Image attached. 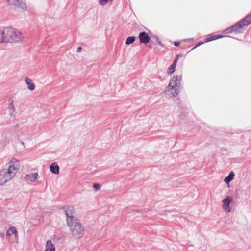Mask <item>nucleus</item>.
Returning a JSON list of instances; mask_svg holds the SVG:
<instances>
[{"label":"nucleus","instance_id":"393cba45","mask_svg":"<svg viewBox=\"0 0 251 251\" xmlns=\"http://www.w3.org/2000/svg\"><path fill=\"white\" fill-rule=\"evenodd\" d=\"M179 44V42H174V45L176 46H178Z\"/></svg>","mask_w":251,"mask_h":251},{"label":"nucleus","instance_id":"f8f14e48","mask_svg":"<svg viewBox=\"0 0 251 251\" xmlns=\"http://www.w3.org/2000/svg\"><path fill=\"white\" fill-rule=\"evenodd\" d=\"M55 247L51 241L49 240L46 242L45 251H55Z\"/></svg>","mask_w":251,"mask_h":251},{"label":"nucleus","instance_id":"f257e3e1","mask_svg":"<svg viewBox=\"0 0 251 251\" xmlns=\"http://www.w3.org/2000/svg\"><path fill=\"white\" fill-rule=\"evenodd\" d=\"M20 167V162L12 158L5 165V168L0 170V185H4L11 181L16 176Z\"/></svg>","mask_w":251,"mask_h":251},{"label":"nucleus","instance_id":"412c9836","mask_svg":"<svg viewBox=\"0 0 251 251\" xmlns=\"http://www.w3.org/2000/svg\"><path fill=\"white\" fill-rule=\"evenodd\" d=\"M93 187L95 189H96V190H98L99 189H100V185H99V184H97V183H95L93 185Z\"/></svg>","mask_w":251,"mask_h":251},{"label":"nucleus","instance_id":"dca6fc26","mask_svg":"<svg viewBox=\"0 0 251 251\" xmlns=\"http://www.w3.org/2000/svg\"><path fill=\"white\" fill-rule=\"evenodd\" d=\"M176 67V64H171L170 66L167 69V73L168 74H171L173 73Z\"/></svg>","mask_w":251,"mask_h":251},{"label":"nucleus","instance_id":"39448f33","mask_svg":"<svg viewBox=\"0 0 251 251\" xmlns=\"http://www.w3.org/2000/svg\"><path fill=\"white\" fill-rule=\"evenodd\" d=\"M6 238L11 243L18 242V232L15 226H11L7 230Z\"/></svg>","mask_w":251,"mask_h":251},{"label":"nucleus","instance_id":"a211bd4d","mask_svg":"<svg viewBox=\"0 0 251 251\" xmlns=\"http://www.w3.org/2000/svg\"><path fill=\"white\" fill-rule=\"evenodd\" d=\"M135 37L134 36L129 37L126 39V44L127 45L132 44V43L134 42V41H135Z\"/></svg>","mask_w":251,"mask_h":251},{"label":"nucleus","instance_id":"2eb2a0df","mask_svg":"<svg viewBox=\"0 0 251 251\" xmlns=\"http://www.w3.org/2000/svg\"><path fill=\"white\" fill-rule=\"evenodd\" d=\"M223 37L221 35H209L207 39L206 42H210L217 39H219Z\"/></svg>","mask_w":251,"mask_h":251},{"label":"nucleus","instance_id":"9d476101","mask_svg":"<svg viewBox=\"0 0 251 251\" xmlns=\"http://www.w3.org/2000/svg\"><path fill=\"white\" fill-rule=\"evenodd\" d=\"M38 174L36 172L31 173L29 174H27L25 176V179L29 180L30 182H33L36 181L37 179Z\"/></svg>","mask_w":251,"mask_h":251},{"label":"nucleus","instance_id":"1a4fd4ad","mask_svg":"<svg viewBox=\"0 0 251 251\" xmlns=\"http://www.w3.org/2000/svg\"><path fill=\"white\" fill-rule=\"evenodd\" d=\"M139 39L141 43L147 44L150 41V37L146 32H142L139 34Z\"/></svg>","mask_w":251,"mask_h":251},{"label":"nucleus","instance_id":"6ab92c4d","mask_svg":"<svg viewBox=\"0 0 251 251\" xmlns=\"http://www.w3.org/2000/svg\"><path fill=\"white\" fill-rule=\"evenodd\" d=\"M112 1L113 0H99V3L101 6H104L109 2H112Z\"/></svg>","mask_w":251,"mask_h":251},{"label":"nucleus","instance_id":"b1692460","mask_svg":"<svg viewBox=\"0 0 251 251\" xmlns=\"http://www.w3.org/2000/svg\"><path fill=\"white\" fill-rule=\"evenodd\" d=\"M0 237L1 238H4V233H0Z\"/></svg>","mask_w":251,"mask_h":251},{"label":"nucleus","instance_id":"423d86ee","mask_svg":"<svg viewBox=\"0 0 251 251\" xmlns=\"http://www.w3.org/2000/svg\"><path fill=\"white\" fill-rule=\"evenodd\" d=\"M9 6L13 8H19L25 10L26 9V4L24 0H4Z\"/></svg>","mask_w":251,"mask_h":251},{"label":"nucleus","instance_id":"4468645a","mask_svg":"<svg viewBox=\"0 0 251 251\" xmlns=\"http://www.w3.org/2000/svg\"><path fill=\"white\" fill-rule=\"evenodd\" d=\"M234 172L233 171L230 172L228 175L224 178L225 183L227 184H229L234 179Z\"/></svg>","mask_w":251,"mask_h":251},{"label":"nucleus","instance_id":"f03ea898","mask_svg":"<svg viewBox=\"0 0 251 251\" xmlns=\"http://www.w3.org/2000/svg\"><path fill=\"white\" fill-rule=\"evenodd\" d=\"M73 207L72 206L68 207L67 209H65L67 222L72 235L75 238L79 239L83 236L84 231L80 223L77 219H74L73 216Z\"/></svg>","mask_w":251,"mask_h":251},{"label":"nucleus","instance_id":"6e6552de","mask_svg":"<svg viewBox=\"0 0 251 251\" xmlns=\"http://www.w3.org/2000/svg\"><path fill=\"white\" fill-rule=\"evenodd\" d=\"M244 26L245 25H243V23H242V21H241L230 27L226 29L223 32L224 33H229L232 31H237L239 29Z\"/></svg>","mask_w":251,"mask_h":251},{"label":"nucleus","instance_id":"ddd939ff","mask_svg":"<svg viewBox=\"0 0 251 251\" xmlns=\"http://www.w3.org/2000/svg\"><path fill=\"white\" fill-rule=\"evenodd\" d=\"M25 83L26 84V85H27L28 89L29 90L32 91V90H34L35 87V84L30 78H29L28 77H26L25 78Z\"/></svg>","mask_w":251,"mask_h":251},{"label":"nucleus","instance_id":"4be33fe9","mask_svg":"<svg viewBox=\"0 0 251 251\" xmlns=\"http://www.w3.org/2000/svg\"><path fill=\"white\" fill-rule=\"evenodd\" d=\"M11 101V103L10 105L9 109L12 110H14V105L12 104L13 100H9V101Z\"/></svg>","mask_w":251,"mask_h":251},{"label":"nucleus","instance_id":"5701e85b","mask_svg":"<svg viewBox=\"0 0 251 251\" xmlns=\"http://www.w3.org/2000/svg\"><path fill=\"white\" fill-rule=\"evenodd\" d=\"M82 50V48L81 47H79L77 49V52H80Z\"/></svg>","mask_w":251,"mask_h":251},{"label":"nucleus","instance_id":"9b49d317","mask_svg":"<svg viewBox=\"0 0 251 251\" xmlns=\"http://www.w3.org/2000/svg\"><path fill=\"white\" fill-rule=\"evenodd\" d=\"M50 169V171L54 174L57 175L59 173V167L56 162L51 163Z\"/></svg>","mask_w":251,"mask_h":251},{"label":"nucleus","instance_id":"a878e982","mask_svg":"<svg viewBox=\"0 0 251 251\" xmlns=\"http://www.w3.org/2000/svg\"><path fill=\"white\" fill-rule=\"evenodd\" d=\"M202 43H199V45H201Z\"/></svg>","mask_w":251,"mask_h":251},{"label":"nucleus","instance_id":"aec40b11","mask_svg":"<svg viewBox=\"0 0 251 251\" xmlns=\"http://www.w3.org/2000/svg\"><path fill=\"white\" fill-rule=\"evenodd\" d=\"M179 58L183 59V57L182 55H177L176 56L175 59L174 60L173 63H177V62L178 61Z\"/></svg>","mask_w":251,"mask_h":251},{"label":"nucleus","instance_id":"f3484780","mask_svg":"<svg viewBox=\"0 0 251 251\" xmlns=\"http://www.w3.org/2000/svg\"><path fill=\"white\" fill-rule=\"evenodd\" d=\"M4 39V30L3 28V29H0V43H1L2 42L5 43Z\"/></svg>","mask_w":251,"mask_h":251},{"label":"nucleus","instance_id":"7ed1b4c3","mask_svg":"<svg viewBox=\"0 0 251 251\" xmlns=\"http://www.w3.org/2000/svg\"><path fill=\"white\" fill-rule=\"evenodd\" d=\"M5 43H18L23 40L22 34L18 30L11 27H5Z\"/></svg>","mask_w":251,"mask_h":251},{"label":"nucleus","instance_id":"0eeeda50","mask_svg":"<svg viewBox=\"0 0 251 251\" xmlns=\"http://www.w3.org/2000/svg\"><path fill=\"white\" fill-rule=\"evenodd\" d=\"M232 201V198L229 196L226 197V198L224 199L222 201L223 202V209L227 212H230L231 211L230 207L229 206L230 203Z\"/></svg>","mask_w":251,"mask_h":251},{"label":"nucleus","instance_id":"20e7f679","mask_svg":"<svg viewBox=\"0 0 251 251\" xmlns=\"http://www.w3.org/2000/svg\"><path fill=\"white\" fill-rule=\"evenodd\" d=\"M181 75H177L173 77L169 84L168 91L170 92L172 96L177 95L180 87Z\"/></svg>","mask_w":251,"mask_h":251}]
</instances>
